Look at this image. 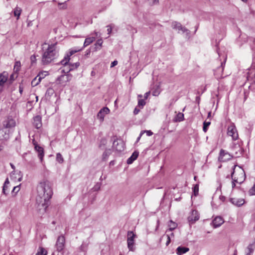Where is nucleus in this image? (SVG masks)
<instances>
[{"instance_id":"obj_32","label":"nucleus","mask_w":255,"mask_h":255,"mask_svg":"<svg viewBox=\"0 0 255 255\" xmlns=\"http://www.w3.org/2000/svg\"><path fill=\"white\" fill-rule=\"evenodd\" d=\"M111 154V149H106L103 154V158L106 160L108 157Z\"/></svg>"},{"instance_id":"obj_51","label":"nucleus","mask_w":255,"mask_h":255,"mask_svg":"<svg viewBox=\"0 0 255 255\" xmlns=\"http://www.w3.org/2000/svg\"><path fill=\"white\" fill-rule=\"evenodd\" d=\"M149 3L150 4H155L158 2V0H148Z\"/></svg>"},{"instance_id":"obj_53","label":"nucleus","mask_w":255,"mask_h":255,"mask_svg":"<svg viewBox=\"0 0 255 255\" xmlns=\"http://www.w3.org/2000/svg\"><path fill=\"white\" fill-rule=\"evenodd\" d=\"M18 176H19V177H18V181H20L22 180V174H21V171H19L18 172Z\"/></svg>"},{"instance_id":"obj_12","label":"nucleus","mask_w":255,"mask_h":255,"mask_svg":"<svg viewBox=\"0 0 255 255\" xmlns=\"http://www.w3.org/2000/svg\"><path fill=\"white\" fill-rule=\"evenodd\" d=\"M199 219V214L197 211L193 210L191 215L188 217V221L190 224H194Z\"/></svg>"},{"instance_id":"obj_38","label":"nucleus","mask_w":255,"mask_h":255,"mask_svg":"<svg viewBox=\"0 0 255 255\" xmlns=\"http://www.w3.org/2000/svg\"><path fill=\"white\" fill-rule=\"evenodd\" d=\"M56 160L59 163H62L63 162V158L62 155L60 153H58L56 154Z\"/></svg>"},{"instance_id":"obj_34","label":"nucleus","mask_w":255,"mask_h":255,"mask_svg":"<svg viewBox=\"0 0 255 255\" xmlns=\"http://www.w3.org/2000/svg\"><path fill=\"white\" fill-rule=\"evenodd\" d=\"M64 66V68L61 70L62 73H68L71 70H70V68L68 65V63L66 65H63Z\"/></svg>"},{"instance_id":"obj_60","label":"nucleus","mask_w":255,"mask_h":255,"mask_svg":"<svg viewBox=\"0 0 255 255\" xmlns=\"http://www.w3.org/2000/svg\"><path fill=\"white\" fill-rule=\"evenodd\" d=\"M92 34V35H95V36H94V37H96L98 36V35H99V32H97V31H95L94 32V33H93V34Z\"/></svg>"},{"instance_id":"obj_4","label":"nucleus","mask_w":255,"mask_h":255,"mask_svg":"<svg viewBox=\"0 0 255 255\" xmlns=\"http://www.w3.org/2000/svg\"><path fill=\"white\" fill-rule=\"evenodd\" d=\"M83 49V47H75L69 50V52L65 56L64 58L61 61L60 63L62 65H66L69 62L70 57L75 53L80 51Z\"/></svg>"},{"instance_id":"obj_61","label":"nucleus","mask_w":255,"mask_h":255,"mask_svg":"<svg viewBox=\"0 0 255 255\" xmlns=\"http://www.w3.org/2000/svg\"><path fill=\"white\" fill-rule=\"evenodd\" d=\"M19 91L20 93L21 94L23 92V88L21 86H19Z\"/></svg>"},{"instance_id":"obj_49","label":"nucleus","mask_w":255,"mask_h":255,"mask_svg":"<svg viewBox=\"0 0 255 255\" xmlns=\"http://www.w3.org/2000/svg\"><path fill=\"white\" fill-rule=\"evenodd\" d=\"M54 93V90L52 88H49L46 91V95L49 96L52 95Z\"/></svg>"},{"instance_id":"obj_30","label":"nucleus","mask_w":255,"mask_h":255,"mask_svg":"<svg viewBox=\"0 0 255 255\" xmlns=\"http://www.w3.org/2000/svg\"><path fill=\"white\" fill-rule=\"evenodd\" d=\"M9 184V182L8 179L7 178L5 179V181L3 184V188H2V193L5 195H6L8 194L7 192H6V186L7 185H8Z\"/></svg>"},{"instance_id":"obj_17","label":"nucleus","mask_w":255,"mask_h":255,"mask_svg":"<svg viewBox=\"0 0 255 255\" xmlns=\"http://www.w3.org/2000/svg\"><path fill=\"white\" fill-rule=\"evenodd\" d=\"M224 222V221L222 217L217 216L213 220L212 224L214 228H216L221 226Z\"/></svg>"},{"instance_id":"obj_46","label":"nucleus","mask_w":255,"mask_h":255,"mask_svg":"<svg viewBox=\"0 0 255 255\" xmlns=\"http://www.w3.org/2000/svg\"><path fill=\"white\" fill-rule=\"evenodd\" d=\"M249 193L250 195H255V185L250 189Z\"/></svg>"},{"instance_id":"obj_36","label":"nucleus","mask_w":255,"mask_h":255,"mask_svg":"<svg viewBox=\"0 0 255 255\" xmlns=\"http://www.w3.org/2000/svg\"><path fill=\"white\" fill-rule=\"evenodd\" d=\"M211 122H204L203 123V131L206 132L208 129V127L210 125Z\"/></svg>"},{"instance_id":"obj_27","label":"nucleus","mask_w":255,"mask_h":255,"mask_svg":"<svg viewBox=\"0 0 255 255\" xmlns=\"http://www.w3.org/2000/svg\"><path fill=\"white\" fill-rule=\"evenodd\" d=\"M43 78V77H41L40 74L37 75L36 77H35L32 81L31 83L32 85H34L35 86L37 85L41 81V80Z\"/></svg>"},{"instance_id":"obj_62","label":"nucleus","mask_w":255,"mask_h":255,"mask_svg":"<svg viewBox=\"0 0 255 255\" xmlns=\"http://www.w3.org/2000/svg\"><path fill=\"white\" fill-rule=\"evenodd\" d=\"M10 80L12 81L13 80H14V78H13V75L12 74L11 75L10 77Z\"/></svg>"},{"instance_id":"obj_55","label":"nucleus","mask_w":255,"mask_h":255,"mask_svg":"<svg viewBox=\"0 0 255 255\" xmlns=\"http://www.w3.org/2000/svg\"><path fill=\"white\" fill-rule=\"evenodd\" d=\"M139 111H140V110L139 109H138L137 107H135L134 110V111H133V114L134 115H137V114H138Z\"/></svg>"},{"instance_id":"obj_3","label":"nucleus","mask_w":255,"mask_h":255,"mask_svg":"<svg viewBox=\"0 0 255 255\" xmlns=\"http://www.w3.org/2000/svg\"><path fill=\"white\" fill-rule=\"evenodd\" d=\"M236 166L237 165H235L233 167V172L231 173V177L233 180L232 185L233 188L235 187L236 183H238L241 184L244 181L246 178L245 172L243 168H240L241 177L234 176V173L235 172V169Z\"/></svg>"},{"instance_id":"obj_47","label":"nucleus","mask_w":255,"mask_h":255,"mask_svg":"<svg viewBox=\"0 0 255 255\" xmlns=\"http://www.w3.org/2000/svg\"><path fill=\"white\" fill-rule=\"evenodd\" d=\"M30 61L32 65H33L36 63V57L35 55H32L30 56Z\"/></svg>"},{"instance_id":"obj_35","label":"nucleus","mask_w":255,"mask_h":255,"mask_svg":"<svg viewBox=\"0 0 255 255\" xmlns=\"http://www.w3.org/2000/svg\"><path fill=\"white\" fill-rule=\"evenodd\" d=\"M20 66H21V64H20V61H16L15 62L14 66V70L16 72L19 71V70H20Z\"/></svg>"},{"instance_id":"obj_29","label":"nucleus","mask_w":255,"mask_h":255,"mask_svg":"<svg viewBox=\"0 0 255 255\" xmlns=\"http://www.w3.org/2000/svg\"><path fill=\"white\" fill-rule=\"evenodd\" d=\"M177 226V225L176 223L173 222L172 221L170 220L169 223L168 224L169 227V231H172L174 230Z\"/></svg>"},{"instance_id":"obj_54","label":"nucleus","mask_w":255,"mask_h":255,"mask_svg":"<svg viewBox=\"0 0 255 255\" xmlns=\"http://www.w3.org/2000/svg\"><path fill=\"white\" fill-rule=\"evenodd\" d=\"M117 64H118V61L117 60H115L112 62V63L111 64V67H114Z\"/></svg>"},{"instance_id":"obj_20","label":"nucleus","mask_w":255,"mask_h":255,"mask_svg":"<svg viewBox=\"0 0 255 255\" xmlns=\"http://www.w3.org/2000/svg\"><path fill=\"white\" fill-rule=\"evenodd\" d=\"M230 201L233 204L237 206H241L245 203V201L243 199L231 198Z\"/></svg>"},{"instance_id":"obj_11","label":"nucleus","mask_w":255,"mask_h":255,"mask_svg":"<svg viewBox=\"0 0 255 255\" xmlns=\"http://www.w3.org/2000/svg\"><path fill=\"white\" fill-rule=\"evenodd\" d=\"M10 129L5 128H0V141H7L9 138Z\"/></svg>"},{"instance_id":"obj_57","label":"nucleus","mask_w":255,"mask_h":255,"mask_svg":"<svg viewBox=\"0 0 255 255\" xmlns=\"http://www.w3.org/2000/svg\"><path fill=\"white\" fill-rule=\"evenodd\" d=\"M239 170L238 171V175H237V174H234V176H236V177H241V171H240V168H242L240 166H239Z\"/></svg>"},{"instance_id":"obj_52","label":"nucleus","mask_w":255,"mask_h":255,"mask_svg":"<svg viewBox=\"0 0 255 255\" xmlns=\"http://www.w3.org/2000/svg\"><path fill=\"white\" fill-rule=\"evenodd\" d=\"M225 61L224 62H222L221 63V67L218 68V71H223V65L225 64Z\"/></svg>"},{"instance_id":"obj_8","label":"nucleus","mask_w":255,"mask_h":255,"mask_svg":"<svg viewBox=\"0 0 255 255\" xmlns=\"http://www.w3.org/2000/svg\"><path fill=\"white\" fill-rule=\"evenodd\" d=\"M113 148L118 152H121L125 149V144L122 140L115 139L113 143Z\"/></svg>"},{"instance_id":"obj_5","label":"nucleus","mask_w":255,"mask_h":255,"mask_svg":"<svg viewBox=\"0 0 255 255\" xmlns=\"http://www.w3.org/2000/svg\"><path fill=\"white\" fill-rule=\"evenodd\" d=\"M136 237V235L133 233L132 231H128V247L129 251H134L135 248L134 247V238Z\"/></svg>"},{"instance_id":"obj_7","label":"nucleus","mask_w":255,"mask_h":255,"mask_svg":"<svg viewBox=\"0 0 255 255\" xmlns=\"http://www.w3.org/2000/svg\"><path fill=\"white\" fill-rule=\"evenodd\" d=\"M65 244V239L64 236H60L58 237L56 244L55 248L56 251L58 252H61L64 249Z\"/></svg>"},{"instance_id":"obj_42","label":"nucleus","mask_w":255,"mask_h":255,"mask_svg":"<svg viewBox=\"0 0 255 255\" xmlns=\"http://www.w3.org/2000/svg\"><path fill=\"white\" fill-rule=\"evenodd\" d=\"M144 133H146V135L148 136H151L153 134V132L151 130H142L140 132V136H142Z\"/></svg>"},{"instance_id":"obj_56","label":"nucleus","mask_w":255,"mask_h":255,"mask_svg":"<svg viewBox=\"0 0 255 255\" xmlns=\"http://www.w3.org/2000/svg\"><path fill=\"white\" fill-rule=\"evenodd\" d=\"M166 237H167V241L166 242V246H168L170 243V238L169 235H167Z\"/></svg>"},{"instance_id":"obj_23","label":"nucleus","mask_w":255,"mask_h":255,"mask_svg":"<svg viewBox=\"0 0 255 255\" xmlns=\"http://www.w3.org/2000/svg\"><path fill=\"white\" fill-rule=\"evenodd\" d=\"M95 40V37H94V36H89V37H87L85 39V41H84V44H83V46L82 47L83 49L84 47H85L88 46L89 45H90Z\"/></svg>"},{"instance_id":"obj_15","label":"nucleus","mask_w":255,"mask_h":255,"mask_svg":"<svg viewBox=\"0 0 255 255\" xmlns=\"http://www.w3.org/2000/svg\"><path fill=\"white\" fill-rule=\"evenodd\" d=\"M33 142L34 145L35 150L38 153V157L42 162L44 155L43 148L35 142L33 141Z\"/></svg>"},{"instance_id":"obj_63","label":"nucleus","mask_w":255,"mask_h":255,"mask_svg":"<svg viewBox=\"0 0 255 255\" xmlns=\"http://www.w3.org/2000/svg\"><path fill=\"white\" fill-rule=\"evenodd\" d=\"M83 248H84V246L83 245H81L80 247V250L81 251H84L83 250Z\"/></svg>"},{"instance_id":"obj_22","label":"nucleus","mask_w":255,"mask_h":255,"mask_svg":"<svg viewBox=\"0 0 255 255\" xmlns=\"http://www.w3.org/2000/svg\"><path fill=\"white\" fill-rule=\"evenodd\" d=\"M138 152L137 151H134L132 155L130 156V157H129L128 160H127V163L128 164H131L135 159H136V158H137L138 156Z\"/></svg>"},{"instance_id":"obj_18","label":"nucleus","mask_w":255,"mask_h":255,"mask_svg":"<svg viewBox=\"0 0 255 255\" xmlns=\"http://www.w3.org/2000/svg\"><path fill=\"white\" fill-rule=\"evenodd\" d=\"M8 74L6 72H3L0 74V91L2 90V87L8 79Z\"/></svg>"},{"instance_id":"obj_26","label":"nucleus","mask_w":255,"mask_h":255,"mask_svg":"<svg viewBox=\"0 0 255 255\" xmlns=\"http://www.w3.org/2000/svg\"><path fill=\"white\" fill-rule=\"evenodd\" d=\"M160 93V86L157 85L154 86L152 89V94L154 96H157Z\"/></svg>"},{"instance_id":"obj_6","label":"nucleus","mask_w":255,"mask_h":255,"mask_svg":"<svg viewBox=\"0 0 255 255\" xmlns=\"http://www.w3.org/2000/svg\"><path fill=\"white\" fill-rule=\"evenodd\" d=\"M2 128L10 129L15 126V121L11 117H7L2 121Z\"/></svg>"},{"instance_id":"obj_50","label":"nucleus","mask_w":255,"mask_h":255,"mask_svg":"<svg viewBox=\"0 0 255 255\" xmlns=\"http://www.w3.org/2000/svg\"><path fill=\"white\" fill-rule=\"evenodd\" d=\"M20 189L19 186H16L13 187L12 192L17 193Z\"/></svg>"},{"instance_id":"obj_59","label":"nucleus","mask_w":255,"mask_h":255,"mask_svg":"<svg viewBox=\"0 0 255 255\" xmlns=\"http://www.w3.org/2000/svg\"><path fill=\"white\" fill-rule=\"evenodd\" d=\"M225 197L224 196H220V199L222 202H224L225 200Z\"/></svg>"},{"instance_id":"obj_40","label":"nucleus","mask_w":255,"mask_h":255,"mask_svg":"<svg viewBox=\"0 0 255 255\" xmlns=\"http://www.w3.org/2000/svg\"><path fill=\"white\" fill-rule=\"evenodd\" d=\"M145 102L144 99H138V106L142 108L143 106L145 105Z\"/></svg>"},{"instance_id":"obj_2","label":"nucleus","mask_w":255,"mask_h":255,"mask_svg":"<svg viewBox=\"0 0 255 255\" xmlns=\"http://www.w3.org/2000/svg\"><path fill=\"white\" fill-rule=\"evenodd\" d=\"M55 43L48 44L46 42L42 44L41 62L43 65H48L54 62L58 56V51Z\"/></svg>"},{"instance_id":"obj_28","label":"nucleus","mask_w":255,"mask_h":255,"mask_svg":"<svg viewBox=\"0 0 255 255\" xmlns=\"http://www.w3.org/2000/svg\"><path fill=\"white\" fill-rule=\"evenodd\" d=\"M68 65L70 68V70H73L77 68H78L80 65L79 62H76L74 63H69V62H68Z\"/></svg>"},{"instance_id":"obj_21","label":"nucleus","mask_w":255,"mask_h":255,"mask_svg":"<svg viewBox=\"0 0 255 255\" xmlns=\"http://www.w3.org/2000/svg\"><path fill=\"white\" fill-rule=\"evenodd\" d=\"M189 251V249L188 248L180 246L176 249V252L178 255H182Z\"/></svg>"},{"instance_id":"obj_1","label":"nucleus","mask_w":255,"mask_h":255,"mask_svg":"<svg viewBox=\"0 0 255 255\" xmlns=\"http://www.w3.org/2000/svg\"><path fill=\"white\" fill-rule=\"evenodd\" d=\"M36 191V201L38 209L45 212L50 205V200L53 194L52 184L47 180H42L38 183Z\"/></svg>"},{"instance_id":"obj_9","label":"nucleus","mask_w":255,"mask_h":255,"mask_svg":"<svg viewBox=\"0 0 255 255\" xmlns=\"http://www.w3.org/2000/svg\"><path fill=\"white\" fill-rule=\"evenodd\" d=\"M227 134L228 135L232 136L233 140H237L239 137L237 128L234 124L228 127Z\"/></svg>"},{"instance_id":"obj_41","label":"nucleus","mask_w":255,"mask_h":255,"mask_svg":"<svg viewBox=\"0 0 255 255\" xmlns=\"http://www.w3.org/2000/svg\"><path fill=\"white\" fill-rule=\"evenodd\" d=\"M254 250V245L253 244H250L247 247L248 253H253Z\"/></svg>"},{"instance_id":"obj_13","label":"nucleus","mask_w":255,"mask_h":255,"mask_svg":"<svg viewBox=\"0 0 255 255\" xmlns=\"http://www.w3.org/2000/svg\"><path fill=\"white\" fill-rule=\"evenodd\" d=\"M232 157L233 156L231 155L229 153L226 152L223 149H221L220 152L219 160L220 161L225 162L231 159Z\"/></svg>"},{"instance_id":"obj_43","label":"nucleus","mask_w":255,"mask_h":255,"mask_svg":"<svg viewBox=\"0 0 255 255\" xmlns=\"http://www.w3.org/2000/svg\"><path fill=\"white\" fill-rule=\"evenodd\" d=\"M58 6H59V9H66L67 8V4L66 3V1H65L64 2H62V3L59 2Z\"/></svg>"},{"instance_id":"obj_33","label":"nucleus","mask_w":255,"mask_h":255,"mask_svg":"<svg viewBox=\"0 0 255 255\" xmlns=\"http://www.w3.org/2000/svg\"><path fill=\"white\" fill-rule=\"evenodd\" d=\"M21 12V9L20 7H16L14 10V15L15 16H17L18 19L20 15Z\"/></svg>"},{"instance_id":"obj_64","label":"nucleus","mask_w":255,"mask_h":255,"mask_svg":"<svg viewBox=\"0 0 255 255\" xmlns=\"http://www.w3.org/2000/svg\"><path fill=\"white\" fill-rule=\"evenodd\" d=\"M196 101L198 102V103L199 104V101H200V97H196Z\"/></svg>"},{"instance_id":"obj_25","label":"nucleus","mask_w":255,"mask_h":255,"mask_svg":"<svg viewBox=\"0 0 255 255\" xmlns=\"http://www.w3.org/2000/svg\"><path fill=\"white\" fill-rule=\"evenodd\" d=\"M103 40L102 38L99 39L94 44V50L95 51H97L98 50L101 49L102 44H103Z\"/></svg>"},{"instance_id":"obj_16","label":"nucleus","mask_w":255,"mask_h":255,"mask_svg":"<svg viewBox=\"0 0 255 255\" xmlns=\"http://www.w3.org/2000/svg\"><path fill=\"white\" fill-rule=\"evenodd\" d=\"M72 75L71 74L62 75L57 78L56 81L59 83L62 84L64 82H67L71 80Z\"/></svg>"},{"instance_id":"obj_19","label":"nucleus","mask_w":255,"mask_h":255,"mask_svg":"<svg viewBox=\"0 0 255 255\" xmlns=\"http://www.w3.org/2000/svg\"><path fill=\"white\" fill-rule=\"evenodd\" d=\"M33 125L37 129L40 128L42 127L41 116L37 115L33 118Z\"/></svg>"},{"instance_id":"obj_24","label":"nucleus","mask_w":255,"mask_h":255,"mask_svg":"<svg viewBox=\"0 0 255 255\" xmlns=\"http://www.w3.org/2000/svg\"><path fill=\"white\" fill-rule=\"evenodd\" d=\"M184 120V114L182 113L179 112L173 119L174 122H180Z\"/></svg>"},{"instance_id":"obj_44","label":"nucleus","mask_w":255,"mask_h":255,"mask_svg":"<svg viewBox=\"0 0 255 255\" xmlns=\"http://www.w3.org/2000/svg\"><path fill=\"white\" fill-rule=\"evenodd\" d=\"M100 111H102V113H103L105 115L110 113V110L107 107H104L102 109H101Z\"/></svg>"},{"instance_id":"obj_31","label":"nucleus","mask_w":255,"mask_h":255,"mask_svg":"<svg viewBox=\"0 0 255 255\" xmlns=\"http://www.w3.org/2000/svg\"><path fill=\"white\" fill-rule=\"evenodd\" d=\"M47 251L43 248L40 247L38 252L35 255H46Z\"/></svg>"},{"instance_id":"obj_10","label":"nucleus","mask_w":255,"mask_h":255,"mask_svg":"<svg viewBox=\"0 0 255 255\" xmlns=\"http://www.w3.org/2000/svg\"><path fill=\"white\" fill-rule=\"evenodd\" d=\"M253 49L255 51V53L253 55V63L251 66L250 72L248 73V76H247L248 80L250 77H255V39L254 41V44L252 46Z\"/></svg>"},{"instance_id":"obj_48","label":"nucleus","mask_w":255,"mask_h":255,"mask_svg":"<svg viewBox=\"0 0 255 255\" xmlns=\"http://www.w3.org/2000/svg\"><path fill=\"white\" fill-rule=\"evenodd\" d=\"M128 30H130L132 34L136 33L137 30L136 28L132 27L131 26H128Z\"/></svg>"},{"instance_id":"obj_14","label":"nucleus","mask_w":255,"mask_h":255,"mask_svg":"<svg viewBox=\"0 0 255 255\" xmlns=\"http://www.w3.org/2000/svg\"><path fill=\"white\" fill-rule=\"evenodd\" d=\"M172 27L173 29H175L178 30H181L183 33L186 32L189 33L190 31L186 28L185 27H183L182 25L176 21L173 22L172 23Z\"/></svg>"},{"instance_id":"obj_58","label":"nucleus","mask_w":255,"mask_h":255,"mask_svg":"<svg viewBox=\"0 0 255 255\" xmlns=\"http://www.w3.org/2000/svg\"><path fill=\"white\" fill-rule=\"evenodd\" d=\"M150 94V92H146L145 94H144V99H146L148 96Z\"/></svg>"},{"instance_id":"obj_37","label":"nucleus","mask_w":255,"mask_h":255,"mask_svg":"<svg viewBox=\"0 0 255 255\" xmlns=\"http://www.w3.org/2000/svg\"><path fill=\"white\" fill-rule=\"evenodd\" d=\"M105 115H104L102 111H99L97 114V118L100 120L101 122L103 121Z\"/></svg>"},{"instance_id":"obj_45","label":"nucleus","mask_w":255,"mask_h":255,"mask_svg":"<svg viewBox=\"0 0 255 255\" xmlns=\"http://www.w3.org/2000/svg\"><path fill=\"white\" fill-rule=\"evenodd\" d=\"M114 25L113 24H111L107 26L108 34L109 35L111 34Z\"/></svg>"},{"instance_id":"obj_39","label":"nucleus","mask_w":255,"mask_h":255,"mask_svg":"<svg viewBox=\"0 0 255 255\" xmlns=\"http://www.w3.org/2000/svg\"><path fill=\"white\" fill-rule=\"evenodd\" d=\"M193 191L194 195L196 196L198 194L199 191V185L198 184H196L194 185L193 188Z\"/></svg>"}]
</instances>
